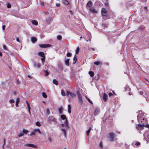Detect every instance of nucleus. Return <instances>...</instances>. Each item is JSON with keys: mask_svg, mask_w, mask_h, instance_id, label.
Masks as SVG:
<instances>
[{"mask_svg": "<svg viewBox=\"0 0 149 149\" xmlns=\"http://www.w3.org/2000/svg\"><path fill=\"white\" fill-rule=\"evenodd\" d=\"M115 134L113 132H111L109 133L108 138L111 141H114Z\"/></svg>", "mask_w": 149, "mask_h": 149, "instance_id": "obj_1", "label": "nucleus"}, {"mask_svg": "<svg viewBox=\"0 0 149 149\" xmlns=\"http://www.w3.org/2000/svg\"><path fill=\"white\" fill-rule=\"evenodd\" d=\"M145 116V114L143 113H141L137 116V119L139 122H142V119L143 120L144 119V116Z\"/></svg>", "mask_w": 149, "mask_h": 149, "instance_id": "obj_2", "label": "nucleus"}, {"mask_svg": "<svg viewBox=\"0 0 149 149\" xmlns=\"http://www.w3.org/2000/svg\"><path fill=\"white\" fill-rule=\"evenodd\" d=\"M145 116V114L143 113H141L137 116V119L139 122H142V119L143 120L144 119V116Z\"/></svg>", "mask_w": 149, "mask_h": 149, "instance_id": "obj_3", "label": "nucleus"}, {"mask_svg": "<svg viewBox=\"0 0 149 149\" xmlns=\"http://www.w3.org/2000/svg\"><path fill=\"white\" fill-rule=\"evenodd\" d=\"M77 93L78 95V97L79 103L81 104H83V101L81 95L79 91H77Z\"/></svg>", "mask_w": 149, "mask_h": 149, "instance_id": "obj_4", "label": "nucleus"}, {"mask_svg": "<svg viewBox=\"0 0 149 149\" xmlns=\"http://www.w3.org/2000/svg\"><path fill=\"white\" fill-rule=\"evenodd\" d=\"M25 147H30L34 148H37L38 146L32 143H25L24 145Z\"/></svg>", "mask_w": 149, "mask_h": 149, "instance_id": "obj_5", "label": "nucleus"}, {"mask_svg": "<svg viewBox=\"0 0 149 149\" xmlns=\"http://www.w3.org/2000/svg\"><path fill=\"white\" fill-rule=\"evenodd\" d=\"M39 46L42 48H45L47 47H50L51 46V45L49 44H41L39 45Z\"/></svg>", "mask_w": 149, "mask_h": 149, "instance_id": "obj_6", "label": "nucleus"}, {"mask_svg": "<svg viewBox=\"0 0 149 149\" xmlns=\"http://www.w3.org/2000/svg\"><path fill=\"white\" fill-rule=\"evenodd\" d=\"M101 12L102 15L104 16H106L107 15V11L104 8L102 9Z\"/></svg>", "mask_w": 149, "mask_h": 149, "instance_id": "obj_7", "label": "nucleus"}, {"mask_svg": "<svg viewBox=\"0 0 149 149\" xmlns=\"http://www.w3.org/2000/svg\"><path fill=\"white\" fill-rule=\"evenodd\" d=\"M70 95V96L74 98L76 97V95L73 93H71L69 91H67V96H69Z\"/></svg>", "mask_w": 149, "mask_h": 149, "instance_id": "obj_8", "label": "nucleus"}, {"mask_svg": "<svg viewBox=\"0 0 149 149\" xmlns=\"http://www.w3.org/2000/svg\"><path fill=\"white\" fill-rule=\"evenodd\" d=\"M48 121H52L55 122H56V119L53 116L49 117L48 118Z\"/></svg>", "mask_w": 149, "mask_h": 149, "instance_id": "obj_9", "label": "nucleus"}, {"mask_svg": "<svg viewBox=\"0 0 149 149\" xmlns=\"http://www.w3.org/2000/svg\"><path fill=\"white\" fill-rule=\"evenodd\" d=\"M144 126H145V125H144L139 124L138 125H136V127L138 130L141 129L143 128Z\"/></svg>", "mask_w": 149, "mask_h": 149, "instance_id": "obj_10", "label": "nucleus"}, {"mask_svg": "<svg viewBox=\"0 0 149 149\" xmlns=\"http://www.w3.org/2000/svg\"><path fill=\"white\" fill-rule=\"evenodd\" d=\"M33 67L34 68H40V65L39 63H36L35 62H33Z\"/></svg>", "mask_w": 149, "mask_h": 149, "instance_id": "obj_11", "label": "nucleus"}, {"mask_svg": "<svg viewBox=\"0 0 149 149\" xmlns=\"http://www.w3.org/2000/svg\"><path fill=\"white\" fill-rule=\"evenodd\" d=\"M107 95L105 94L104 93L103 95V100L104 101H106L107 100Z\"/></svg>", "mask_w": 149, "mask_h": 149, "instance_id": "obj_12", "label": "nucleus"}, {"mask_svg": "<svg viewBox=\"0 0 149 149\" xmlns=\"http://www.w3.org/2000/svg\"><path fill=\"white\" fill-rule=\"evenodd\" d=\"M26 102L27 103V106L28 109V111L29 113V114L31 115V113L30 112V109L31 108L30 107V104L27 101H26Z\"/></svg>", "mask_w": 149, "mask_h": 149, "instance_id": "obj_13", "label": "nucleus"}, {"mask_svg": "<svg viewBox=\"0 0 149 149\" xmlns=\"http://www.w3.org/2000/svg\"><path fill=\"white\" fill-rule=\"evenodd\" d=\"M90 10L93 13H96L97 12V11L95 10V9L93 8H91Z\"/></svg>", "mask_w": 149, "mask_h": 149, "instance_id": "obj_14", "label": "nucleus"}, {"mask_svg": "<svg viewBox=\"0 0 149 149\" xmlns=\"http://www.w3.org/2000/svg\"><path fill=\"white\" fill-rule=\"evenodd\" d=\"M38 55L41 57H43L45 56L44 53L43 52H40L38 53Z\"/></svg>", "mask_w": 149, "mask_h": 149, "instance_id": "obj_15", "label": "nucleus"}, {"mask_svg": "<svg viewBox=\"0 0 149 149\" xmlns=\"http://www.w3.org/2000/svg\"><path fill=\"white\" fill-rule=\"evenodd\" d=\"M31 40L32 42H35L37 41V39L35 37H33L31 38Z\"/></svg>", "mask_w": 149, "mask_h": 149, "instance_id": "obj_16", "label": "nucleus"}, {"mask_svg": "<svg viewBox=\"0 0 149 149\" xmlns=\"http://www.w3.org/2000/svg\"><path fill=\"white\" fill-rule=\"evenodd\" d=\"M31 22L32 24L35 25H37L38 24L37 21L36 20H32L31 21Z\"/></svg>", "mask_w": 149, "mask_h": 149, "instance_id": "obj_17", "label": "nucleus"}, {"mask_svg": "<svg viewBox=\"0 0 149 149\" xmlns=\"http://www.w3.org/2000/svg\"><path fill=\"white\" fill-rule=\"evenodd\" d=\"M19 102V98H17V99L15 105L17 107H18V103Z\"/></svg>", "mask_w": 149, "mask_h": 149, "instance_id": "obj_18", "label": "nucleus"}, {"mask_svg": "<svg viewBox=\"0 0 149 149\" xmlns=\"http://www.w3.org/2000/svg\"><path fill=\"white\" fill-rule=\"evenodd\" d=\"M61 131L63 132L64 136L65 137L66 136V131L65 129L64 128H62L61 129Z\"/></svg>", "mask_w": 149, "mask_h": 149, "instance_id": "obj_19", "label": "nucleus"}, {"mask_svg": "<svg viewBox=\"0 0 149 149\" xmlns=\"http://www.w3.org/2000/svg\"><path fill=\"white\" fill-rule=\"evenodd\" d=\"M71 106L70 104L68 105V112L69 113H71Z\"/></svg>", "mask_w": 149, "mask_h": 149, "instance_id": "obj_20", "label": "nucleus"}, {"mask_svg": "<svg viewBox=\"0 0 149 149\" xmlns=\"http://www.w3.org/2000/svg\"><path fill=\"white\" fill-rule=\"evenodd\" d=\"M94 63L95 64L97 65L102 64V62L99 61H95L94 62Z\"/></svg>", "mask_w": 149, "mask_h": 149, "instance_id": "obj_21", "label": "nucleus"}, {"mask_svg": "<svg viewBox=\"0 0 149 149\" xmlns=\"http://www.w3.org/2000/svg\"><path fill=\"white\" fill-rule=\"evenodd\" d=\"M99 110L98 108H96L95 109V111L94 112V114L95 115H97L98 112H99Z\"/></svg>", "mask_w": 149, "mask_h": 149, "instance_id": "obj_22", "label": "nucleus"}, {"mask_svg": "<svg viewBox=\"0 0 149 149\" xmlns=\"http://www.w3.org/2000/svg\"><path fill=\"white\" fill-rule=\"evenodd\" d=\"M69 59H68L65 61V64L67 66L69 65Z\"/></svg>", "mask_w": 149, "mask_h": 149, "instance_id": "obj_23", "label": "nucleus"}, {"mask_svg": "<svg viewBox=\"0 0 149 149\" xmlns=\"http://www.w3.org/2000/svg\"><path fill=\"white\" fill-rule=\"evenodd\" d=\"M77 60V58L76 57V55H75L74 56L73 58V64H74L76 62V61Z\"/></svg>", "mask_w": 149, "mask_h": 149, "instance_id": "obj_24", "label": "nucleus"}, {"mask_svg": "<svg viewBox=\"0 0 149 149\" xmlns=\"http://www.w3.org/2000/svg\"><path fill=\"white\" fill-rule=\"evenodd\" d=\"M61 118L63 120H65L66 119V116L65 115H61Z\"/></svg>", "mask_w": 149, "mask_h": 149, "instance_id": "obj_25", "label": "nucleus"}, {"mask_svg": "<svg viewBox=\"0 0 149 149\" xmlns=\"http://www.w3.org/2000/svg\"><path fill=\"white\" fill-rule=\"evenodd\" d=\"M53 82L56 85H58V82L56 79H54L53 81Z\"/></svg>", "mask_w": 149, "mask_h": 149, "instance_id": "obj_26", "label": "nucleus"}, {"mask_svg": "<svg viewBox=\"0 0 149 149\" xmlns=\"http://www.w3.org/2000/svg\"><path fill=\"white\" fill-rule=\"evenodd\" d=\"M64 124L67 127H68V128H69V125L68 123V121L67 119L65 121V122Z\"/></svg>", "mask_w": 149, "mask_h": 149, "instance_id": "obj_27", "label": "nucleus"}, {"mask_svg": "<svg viewBox=\"0 0 149 149\" xmlns=\"http://www.w3.org/2000/svg\"><path fill=\"white\" fill-rule=\"evenodd\" d=\"M63 2L65 4L68 5L69 4V2L67 0H63Z\"/></svg>", "mask_w": 149, "mask_h": 149, "instance_id": "obj_28", "label": "nucleus"}, {"mask_svg": "<svg viewBox=\"0 0 149 149\" xmlns=\"http://www.w3.org/2000/svg\"><path fill=\"white\" fill-rule=\"evenodd\" d=\"M59 112L60 114H61L62 113L63 109L62 107H60L58 109Z\"/></svg>", "mask_w": 149, "mask_h": 149, "instance_id": "obj_29", "label": "nucleus"}, {"mask_svg": "<svg viewBox=\"0 0 149 149\" xmlns=\"http://www.w3.org/2000/svg\"><path fill=\"white\" fill-rule=\"evenodd\" d=\"M35 124L38 127L41 126V124L39 122H36L35 123Z\"/></svg>", "mask_w": 149, "mask_h": 149, "instance_id": "obj_30", "label": "nucleus"}, {"mask_svg": "<svg viewBox=\"0 0 149 149\" xmlns=\"http://www.w3.org/2000/svg\"><path fill=\"white\" fill-rule=\"evenodd\" d=\"M28 132L29 131L28 130H26L24 129L22 130V132L24 134H26L28 133Z\"/></svg>", "mask_w": 149, "mask_h": 149, "instance_id": "obj_31", "label": "nucleus"}, {"mask_svg": "<svg viewBox=\"0 0 149 149\" xmlns=\"http://www.w3.org/2000/svg\"><path fill=\"white\" fill-rule=\"evenodd\" d=\"M41 60L42 63V64L43 65L44 64V63L45 61V56H43V57H42L41 58Z\"/></svg>", "mask_w": 149, "mask_h": 149, "instance_id": "obj_32", "label": "nucleus"}, {"mask_svg": "<svg viewBox=\"0 0 149 149\" xmlns=\"http://www.w3.org/2000/svg\"><path fill=\"white\" fill-rule=\"evenodd\" d=\"M86 98L87 99V100L88 101V102L90 103L91 104H93V102H92V101L89 99L86 96H85Z\"/></svg>", "mask_w": 149, "mask_h": 149, "instance_id": "obj_33", "label": "nucleus"}, {"mask_svg": "<svg viewBox=\"0 0 149 149\" xmlns=\"http://www.w3.org/2000/svg\"><path fill=\"white\" fill-rule=\"evenodd\" d=\"M99 146L100 148L101 149H102L103 148V143L101 141L100 143Z\"/></svg>", "mask_w": 149, "mask_h": 149, "instance_id": "obj_34", "label": "nucleus"}, {"mask_svg": "<svg viewBox=\"0 0 149 149\" xmlns=\"http://www.w3.org/2000/svg\"><path fill=\"white\" fill-rule=\"evenodd\" d=\"M89 74L90 75L91 77H93L94 76V73L92 71H90L89 72Z\"/></svg>", "mask_w": 149, "mask_h": 149, "instance_id": "obj_35", "label": "nucleus"}, {"mask_svg": "<svg viewBox=\"0 0 149 149\" xmlns=\"http://www.w3.org/2000/svg\"><path fill=\"white\" fill-rule=\"evenodd\" d=\"M61 94L63 96H65V93L63 90H61Z\"/></svg>", "mask_w": 149, "mask_h": 149, "instance_id": "obj_36", "label": "nucleus"}, {"mask_svg": "<svg viewBox=\"0 0 149 149\" xmlns=\"http://www.w3.org/2000/svg\"><path fill=\"white\" fill-rule=\"evenodd\" d=\"M42 96L44 98H46L47 97V95L45 93H42Z\"/></svg>", "mask_w": 149, "mask_h": 149, "instance_id": "obj_37", "label": "nucleus"}, {"mask_svg": "<svg viewBox=\"0 0 149 149\" xmlns=\"http://www.w3.org/2000/svg\"><path fill=\"white\" fill-rule=\"evenodd\" d=\"M92 5V3L91 1L88 2L87 4V6L88 7H90Z\"/></svg>", "mask_w": 149, "mask_h": 149, "instance_id": "obj_38", "label": "nucleus"}, {"mask_svg": "<svg viewBox=\"0 0 149 149\" xmlns=\"http://www.w3.org/2000/svg\"><path fill=\"white\" fill-rule=\"evenodd\" d=\"M24 135V134L23 132H21L18 135L19 137H21Z\"/></svg>", "mask_w": 149, "mask_h": 149, "instance_id": "obj_39", "label": "nucleus"}, {"mask_svg": "<svg viewBox=\"0 0 149 149\" xmlns=\"http://www.w3.org/2000/svg\"><path fill=\"white\" fill-rule=\"evenodd\" d=\"M9 102L11 103L12 104L13 103H14L15 102V101L13 99L10 100L9 101Z\"/></svg>", "mask_w": 149, "mask_h": 149, "instance_id": "obj_40", "label": "nucleus"}, {"mask_svg": "<svg viewBox=\"0 0 149 149\" xmlns=\"http://www.w3.org/2000/svg\"><path fill=\"white\" fill-rule=\"evenodd\" d=\"M79 51V47H77L76 49V52L77 54H78Z\"/></svg>", "mask_w": 149, "mask_h": 149, "instance_id": "obj_41", "label": "nucleus"}, {"mask_svg": "<svg viewBox=\"0 0 149 149\" xmlns=\"http://www.w3.org/2000/svg\"><path fill=\"white\" fill-rule=\"evenodd\" d=\"M67 56L68 57H70L72 56V54L70 53H68L67 54Z\"/></svg>", "mask_w": 149, "mask_h": 149, "instance_id": "obj_42", "label": "nucleus"}, {"mask_svg": "<svg viewBox=\"0 0 149 149\" xmlns=\"http://www.w3.org/2000/svg\"><path fill=\"white\" fill-rule=\"evenodd\" d=\"M47 113L48 115L50 113V111L48 108H47L46 110Z\"/></svg>", "mask_w": 149, "mask_h": 149, "instance_id": "obj_43", "label": "nucleus"}, {"mask_svg": "<svg viewBox=\"0 0 149 149\" xmlns=\"http://www.w3.org/2000/svg\"><path fill=\"white\" fill-rule=\"evenodd\" d=\"M45 75L46 76H47L49 74V72H47V70H45Z\"/></svg>", "mask_w": 149, "mask_h": 149, "instance_id": "obj_44", "label": "nucleus"}, {"mask_svg": "<svg viewBox=\"0 0 149 149\" xmlns=\"http://www.w3.org/2000/svg\"><path fill=\"white\" fill-rule=\"evenodd\" d=\"M62 37L61 36H57V39L59 40H60L61 39Z\"/></svg>", "mask_w": 149, "mask_h": 149, "instance_id": "obj_45", "label": "nucleus"}, {"mask_svg": "<svg viewBox=\"0 0 149 149\" xmlns=\"http://www.w3.org/2000/svg\"><path fill=\"white\" fill-rule=\"evenodd\" d=\"M35 135V132L33 131V132H32L31 134L30 135L31 136L33 135Z\"/></svg>", "mask_w": 149, "mask_h": 149, "instance_id": "obj_46", "label": "nucleus"}, {"mask_svg": "<svg viewBox=\"0 0 149 149\" xmlns=\"http://www.w3.org/2000/svg\"><path fill=\"white\" fill-rule=\"evenodd\" d=\"M39 129H35L33 130V131L34 132H38V131H39Z\"/></svg>", "mask_w": 149, "mask_h": 149, "instance_id": "obj_47", "label": "nucleus"}, {"mask_svg": "<svg viewBox=\"0 0 149 149\" xmlns=\"http://www.w3.org/2000/svg\"><path fill=\"white\" fill-rule=\"evenodd\" d=\"M90 131L89 130H88L86 132V133L87 135L88 136L89 135V133L90 132Z\"/></svg>", "mask_w": 149, "mask_h": 149, "instance_id": "obj_48", "label": "nucleus"}, {"mask_svg": "<svg viewBox=\"0 0 149 149\" xmlns=\"http://www.w3.org/2000/svg\"><path fill=\"white\" fill-rule=\"evenodd\" d=\"M7 7L8 8H10L11 7V5L10 3H8L7 4Z\"/></svg>", "mask_w": 149, "mask_h": 149, "instance_id": "obj_49", "label": "nucleus"}, {"mask_svg": "<svg viewBox=\"0 0 149 149\" xmlns=\"http://www.w3.org/2000/svg\"><path fill=\"white\" fill-rule=\"evenodd\" d=\"M140 143L139 142H137L135 143V145L136 146H139L140 145Z\"/></svg>", "mask_w": 149, "mask_h": 149, "instance_id": "obj_50", "label": "nucleus"}, {"mask_svg": "<svg viewBox=\"0 0 149 149\" xmlns=\"http://www.w3.org/2000/svg\"><path fill=\"white\" fill-rule=\"evenodd\" d=\"M48 140L50 142H52V139L51 138H48Z\"/></svg>", "mask_w": 149, "mask_h": 149, "instance_id": "obj_51", "label": "nucleus"}, {"mask_svg": "<svg viewBox=\"0 0 149 149\" xmlns=\"http://www.w3.org/2000/svg\"><path fill=\"white\" fill-rule=\"evenodd\" d=\"M102 25L104 27H107V24H103Z\"/></svg>", "mask_w": 149, "mask_h": 149, "instance_id": "obj_52", "label": "nucleus"}, {"mask_svg": "<svg viewBox=\"0 0 149 149\" xmlns=\"http://www.w3.org/2000/svg\"><path fill=\"white\" fill-rule=\"evenodd\" d=\"M5 25H3L2 26V29L3 30H4L5 28Z\"/></svg>", "mask_w": 149, "mask_h": 149, "instance_id": "obj_53", "label": "nucleus"}, {"mask_svg": "<svg viewBox=\"0 0 149 149\" xmlns=\"http://www.w3.org/2000/svg\"><path fill=\"white\" fill-rule=\"evenodd\" d=\"M109 95L110 97L112 95V93H109Z\"/></svg>", "mask_w": 149, "mask_h": 149, "instance_id": "obj_54", "label": "nucleus"}, {"mask_svg": "<svg viewBox=\"0 0 149 149\" xmlns=\"http://www.w3.org/2000/svg\"><path fill=\"white\" fill-rule=\"evenodd\" d=\"M56 6H60V5L59 3H56Z\"/></svg>", "mask_w": 149, "mask_h": 149, "instance_id": "obj_55", "label": "nucleus"}, {"mask_svg": "<svg viewBox=\"0 0 149 149\" xmlns=\"http://www.w3.org/2000/svg\"><path fill=\"white\" fill-rule=\"evenodd\" d=\"M40 5L42 6H43L44 5V3L43 2H41L40 3Z\"/></svg>", "mask_w": 149, "mask_h": 149, "instance_id": "obj_56", "label": "nucleus"}, {"mask_svg": "<svg viewBox=\"0 0 149 149\" xmlns=\"http://www.w3.org/2000/svg\"><path fill=\"white\" fill-rule=\"evenodd\" d=\"M3 48L4 49H6V46H5V45H3Z\"/></svg>", "mask_w": 149, "mask_h": 149, "instance_id": "obj_57", "label": "nucleus"}, {"mask_svg": "<svg viewBox=\"0 0 149 149\" xmlns=\"http://www.w3.org/2000/svg\"><path fill=\"white\" fill-rule=\"evenodd\" d=\"M16 40L18 42H20V40H19V39L18 38H17V39H16Z\"/></svg>", "mask_w": 149, "mask_h": 149, "instance_id": "obj_58", "label": "nucleus"}, {"mask_svg": "<svg viewBox=\"0 0 149 149\" xmlns=\"http://www.w3.org/2000/svg\"><path fill=\"white\" fill-rule=\"evenodd\" d=\"M61 125L62 127H64V125L63 124V123H62L61 124Z\"/></svg>", "mask_w": 149, "mask_h": 149, "instance_id": "obj_59", "label": "nucleus"}, {"mask_svg": "<svg viewBox=\"0 0 149 149\" xmlns=\"http://www.w3.org/2000/svg\"><path fill=\"white\" fill-rule=\"evenodd\" d=\"M70 13L71 14H73V12L71 10H70Z\"/></svg>", "mask_w": 149, "mask_h": 149, "instance_id": "obj_60", "label": "nucleus"}, {"mask_svg": "<svg viewBox=\"0 0 149 149\" xmlns=\"http://www.w3.org/2000/svg\"><path fill=\"white\" fill-rule=\"evenodd\" d=\"M145 126L149 128V125H145Z\"/></svg>", "mask_w": 149, "mask_h": 149, "instance_id": "obj_61", "label": "nucleus"}, {"mask_svg": "<svg viewBox=\"0 0 149 149\" xmlns=\"http://www.w3.org/2000/svg\"><path fill=\"white\" fill-rule=\"evenodd\" d=\"M38 132L39 133V134H41V132L40 131V130L39 129V131H38Z\"/></svg>", "mask_w": 149, "mask_h": 149, "instance_id": "obj_62", "label": "nucleus"}, {"mask_svg": "<svg viewBox=\"0 0 149 149\" xmlns=\"http://www.w3.org/2000/svg\"><path fill=\"white\" fill-rule=\"evenodd\" d=\"M45 13L46 14H49V12H45Z\"/></svg>", "mask_w": 149, "mask_h": 149, "instance_id": "obj_63", "label": "nucleus"}, {"mask_svg": "<svg viewBox=\"0 0 149 149\" xmlns=\"http://www.w3.org/2000/svg\"><path fill=\"white\" fill-rule=\"evenodd\" d=\"M91 127H90L89 128L88 130H89L90 131L91 130Z\"/></svg>", "mask_w": 149, "mask_h": 149, "instance_id": "obj_64", "label": "nucleus"}]
</instances>
